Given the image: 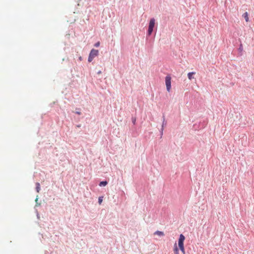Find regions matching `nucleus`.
<instances>
[{
	"label": "nucleus",
	"instance_id": "423d86ee",
	"mask_svg": "<svg viewBox=\"0 0 254 254\" xmlns=\"http://www.w3.org/2000/svg\"><path fill=\"white\" fill-rule=\"evenodd\" d=\"M154 235H157L160 236H164L165 235L163 232L160 231H156V232H154Z\"/></svg>",
	"mask_w": 254,
	"mask_h": 254
},
{
	"label": "nucleus",
	"instance_id": "2eb2a0df",
	"mask_svg": "<svg viewBox=\"0 0 254 254\" xmlns=\"http://www.w3.org/2000/svg\"><path fill=\"white\" fill-rule=\"evenodd\" d=\"M195 126H196V125H193V127H195Z\"/></svg>",
	"mask_w": 254,
	"mask_h": 254
},
{
	"label": "nucleus",
	"instance_id": "6e6552de",
	"mask_svg": "<svg viewBox=\"0 0 254 254\" xmlns=\"http://www.w3.org/2000/svg\"><path fill=\"white\" fill-rule=\"evenodd\" d=\"M207 124V121H203L202 123H200V129L204 128Z\"/></svg>",
	"mask_w": 254,
	"mask_h": 254
},
{
	"label": "nucleus",
	"instance_id": "4468645a",
	"mask_svg": "<svg viewBox=\"0 0 254 254\" xmlns=\"http://www.w3.org/2000/svg\"><path fill=\"white\" fill-rule=\"evenodd\" d=\"M163 130H164V127H161V129L160 130V134H161V136L163 135Z\"/></svg>",
	"mask_w": 254,
	"mask_h": 254
},
{
	"label": "nucleus",
	"instance_id": "f8f14e48",
	"mask_svg": "<svg viewBox=\"0 0 254 254\" xmlns=\"http://www.w3.org/2000/svg\"><path fill=\"white\" fill-rule=\"evenodd\" d=\"M174 251L175 254H179V250L176 246V244H175V248Z\"/></svg>",
	"mask_w": 254,
	"mask_h": 254
},
{
	"label": "nucleus",
	"instance_id": "39448f33",
	"mask_svg": "<svg viewBox=\"0 0 254 254\" xmlns=\"http://www.w3.org/2000/svg\"><path fill=\"white\" fill-rule=\"evenodd\" d=\"M195 74V72H189L188 73V78L190 80H191L192 79H193L194 78L193 76V75H194Z\"/></svg>",
	"mask_w": 254,
	"mask_h": 254
},
{
	"label": "nucleus",
	"instance_id": "20e7f679",
	"mask_svg": "<svg viewBox=\"0 0 254 254\" xmlns=\"http://www.w3.org/2000/svg\"><path fill=\"white\" fill-rule=\"evenodd\" d=\"M153 31V28H152L151 27H149L148 26V30H147V36H150L152 34Z\"/></svg>",
	"mask_w": 254,
	"mask_h": 254
},
{
	"label": "nucleus",
	"instance_id": "f257e3e1",
	"mask_svg": "<svg viewBox=\"0 0 254 254\" xmlns=\"http://www.w3.org/2000/svg\"><path fill=\"white\" fill-rule=\"evenodd\" d=\"M165 83L167 91L168 92H170L171 88V77L170 75H167L166 76Z\"/></svg>",
	"mask_w": 254,
	"mask_h": 254
},
{
	"label": "nucleus",
	"instance_id": "9b49d317",
	"mask_svg": "<svg viewBox=\"0 0 254 254\" xmlns=\"http://www.w3.org/2000/svg\"><path fill=\"white\" fill-rule=\"evenodd\" d=\"M243 50V46H242V44H241L240 45V47L239 48H238V51L239 53H240V55L241 56L242 54V52Z\"/></svg>",
	"mask_w": 254,
	"mask_h": 254
},
{
	"label": "nucleus",
	"instance_id": "0eeeda50",
	"mask_svg": "<svg viewBox=\"0 0 254 254\" xmlns=\"http://www.w3.org/2000/svg\"><path fill=\"white\" fill-rule=\"evenodd\" d=\"M163 122H162V127H164L167 125V121L165 120V115H163Z\"/></svg>",
	"mask_w": 254,
	"mask_h": 254
},
{
	"label": "nucleus",
	"instance_id": "7ed1b4c3",
	"mask_svg": "<svg viewBox=\"0 0 254 254\" xmlns=\"http://www.w3.org/2000/svg\"><path fill=\"white\" fill-rule=\"evenodd\" d=\"M155 19L154 18H151L149 21L148 26L154 29V28L155 27Z\"/></svg>",
	"mask_w": 254,
	"mask_h": 254
},
{
	"label": "nucleus",
	"instance_id": "ddd939ff",
	"mask_svg": "<svg viewBox=\"0 0 254 254\" xmlns=\"http://www.w3.org/2000/svg\"><path fill=\"white\" fill-rule=\"evenodd\" d=\"M136 121V117H131V122H132V124H133L134 125H135Z\"/></svg>",
	"mask_w": 254,
	"mask_h": 254
},
{
	"label": "nucleus",
	"instance_id": "f03ea898",
	"mask_svg": "<svg viewBox=\"0 0 254 254\" xmlns=\"http://www.w3.org/2000/svg\"><path fill=\"white\" fill-rule=\"evenodd\" d=\"M185 240V237L183 234H181L179 236V238L178 240V246L184 245V242Z\"/></svg>",
	"mask_w": 254,
	"mask_h": 254
},
{
	"label": "nucleus",
	"instance_id": "1a4fd4ad",
	"mask_svg": "<svg viewBox=\"0 0 254 254\" xmlns=\"http://www.w3.org/2000/svg\"><path fill=\"white\" fill-rule=\"evenodd\" d=\"M180 250H181V251L183 253V254H185V248H184V245H180V246H178Z\"/></svg>",
	"mask_w": 254,
	"mask_h": 254
},
{
	"label": "nucleus",
	"instance_id": "9d476101",
	"mask_svg": "<svg viewBox=\"0 0 254 254\" xmlns=\"http://www.w3.org/2000/svg\"><path fill=\"white\" fill-rule=\"evenodd\" d=\"M243 16L245 19L246 21L248 22L249 21V17H248V13L247 12H245L243 14Z\"/></svg>",
	"mask_w": 254,
	"mask_h": 254
}]
</instances>
